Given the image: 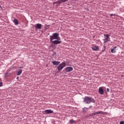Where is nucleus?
Wrapping results in <instances>:
<instances>
[{
	"label": "nucleus",
	"mask_w": 124,
	"mask_h": 124,
	"mask_svg": "<svg viewBox=\"0 0 124 124\" xmlns=\"http://www.w3.org/2000/svg\"><path fill=\"white\" fill-rule=\"evenodd\" d=\"M52 63H53L54 65H59V64L61 63V62L58 61H52Z\"/></svg>",
	"instance_id": "10"
},
{
	"label": "nucleus",
	"mask_w": 124,
	"mask_h": 124,
	"mask_svg": "<svg viewBox=\"0 0 124 124\" xmlns=\"http://www.w3.org/2000/svg\"><path fill=\"white\" fill-rule=\"evenodd\" d=\"M67 0H58L56 2H53V4H61V3H62V2H65V1H67Z\"/></svg>",
	"instance_id": "5"
},
{
	"label": "nucleus",
	"mask_w": 124,
	"mask_h": 124,
	"mask_svg": "<svg viewBox=\"0 0 124 124\" xmlns=\"http://www.w3.org/2000/svg\"><path fill=\"white\" fill-rule=\"evenodd\" d=\"M94 113H95V115H98L99 114H104V112L102 111H99L98 112H94Z\"/></svg>",
	"instance_id": "13"
},
{
	"label": "nucleus",
	"mask_w": 124,
	"mask_h": 124,
	"mask_svg": "<svg viewBox=\"0 0 124 124\" xmlns=\"http://www.w3.org/2000/svg\"><path fill=\"white\" fill-rule=\"evenodd\" d=\"M66 66V63L64 62H62V63H61L58 67V70L59 71H61V70L64 68Z\"/></svg>",
	"instance_id": "3"
},
{
	"label": "nucleus",
	"mask_w": 124,
	"mask_h": 124,
	"mask_svg": "<svg viewBox=\"0 0 124 124\" xmlns=\"http://www.w3.org/2000/svg\"><path fill=\"white\" fill-rule=\"evenodd\" d=\"M54 112V111L52 110V109H46L44 111L45 114H52Z\"/></svg>",
	"instance_id": "7"
},
{
	"label": "nucleus",
	"mask_w": 124,
	"mask_h": 124,
	"mask_svg": "<svg viewBox=\"0 0 124 124\" xmlns=\"http://www.w3.org/2000/svg\"><path fill=\"white\" fill-rule=\"evenodd\" d=\"M84 101L86 104H90L91 102H94V100L91 97L86 96L84 99Z\"/></svg>",
	"instance_id": "2"
},
{
	"label": "nucleus",
	"mask_w": 124,
	"mask_h": 124,
	"mask_svg": "<svg viewBox=\"0 0 124 124\" xmlns=\"http://www.w3.org/2000/svg\"><path fill=\"white\" fill-rule=\"evenodd\" d=\"M22 69H18V71L16 73L17 75H18V76L21 75V74H22Z\"/></svg>",
	"instance_id": "12"
},
{
	"label": "nucleus",
	"mask_w": 124,
	"mask_h": 124,
	"mask_svg": "<svg viewBox=\"0 0 124 124\" xmlns=\"http://www.w3.org/2000/svg\"><path fill=\"white\" fill-rule=\"evenodd\" d=\"M66 72H70L73 70V68L72 67H67L65 68Z\"/></svg>",
	"instance_id": "6"
},
{
	"label": "nucleus",
	"mask_w": 124,
	"mask_h": 124,
	"mask_svg": "<svg viewBox=\"0 0 124 124\" xmlns=\"http://www.w3.org/2000/svg\"><path fill=\"white\" fill-rule=\"evenodd\" d=\"M70 123L72 124H74V123H75V121L73 120H70Z\"/></svg>",
	"instance_id": "18"
},
{
	"label": "nucleus",
	"mask_w": 124,
	"mask_h": 124,
	"mask_svg": "<svg viewBox=\"0 0 124 124\" xmlns=\"http://www.w3.org/2000/svg\"><path fill=\"white\" fill-rule=\"evenodd\" d=\"M107 91L108 93H109V92H110V90L109 89V88H107Z\"/></svg>",
	"instance_id": "21"
},
{
	"label": "nucleus",
	"mask_w": 124,
	"mask_h": 124,
	"mask_svg": "<svg viewBox=\"0 0 124 124\" xmlns=\"http://www.w3.org/2000/svg\"><path fill=\"white\" fill-rule=\"evenodd\" d=\"M120 124H124V121H121L120 122Z\"/></svg>",
	"instance_id": "20"
},
{
	"label": "nucleus",
	"mask_w": 124,
	"mask_h": 124,
	"mask_svg": "<svg viewBox=\"0 0 124 124\" xmlns=\"http://www.w3.org/2000/svg\"><path fill=\"white\" fill-rule=\"evenodd\" d=\"M94 115H95V114L94 113H94H93L92 114H91L90 115V116H91V117H92V116H94Z\"/></svg>",
	"instance_id": "19"
},
{
	"label": "nucleus",
	"mask_w": 124,
	"mask_h": 124,
	"mask_svg": "<svg viewBox=\"0 0 124 124\" xmlns=\"http://www.w3.org/2000/svg\"><path fill=\"white\" fill-rule=\"evenodd\" d=\"M2 86V83L0 82V87H1Z\"/></svg>",
	"instance_id": "22"
},
{
	"label": "nucleus",
	"mask_w": 124,
	"mask_h": 124,
	"mask_svg": "<svg viewBox=\"0 0 124 124\" xmlns=\"http://www.w3.org/2000/svg\"><path fill=\"white\" fill-rule=\"evenodd\" d=\"M59 40H55L53 41L52 42L54 43V44H61L62 43V42L61 41H59Z\"/></svg>",
	"instance_id": "11"
},
{
	"label": "nucleus",
	"mask_w": 124,
	"mask_h": 124,
	"mask_svg": "<svg viewBox=\"0 0 124 124\" xmlns=\"http://www.w3.org/2000/svg\"><path fill=\"white\" fill-rule=\"evenodd\" d=\"M92 49L93 50V51H97L98 50V47L95 46H93L92 47Z\"/></svg>",
	"instance_id": "15"
},
{
	"label": "nucleus",
	"mask_w": 124,
	"mask_h": 124,
	"mask_svg": "<svg viewBox=\"0 0 124 124\" xmlns=\"http://www.w3.org/2000/svg\"><path fill=\"white\" fill-rule=\"evenodd\" d=\"M50 42H52V40L57 39V40H61V38L59 37V34L58 33H54L52 36H50Z\"/></svg>",
	"instance_id": "1"
},
{
	"label": "nucleus",
	"mask_w": 124,
	"mask_h": 124,
	"mask_svg": "<svg viewBox=\"0 0 124 124\" xmlns=\"http://www.w3.org/2000/svg\"><path fill=\"white\" fill-rule=\"evenodd\" d=\"M110 16L111 17H113V14H110Z\"/></svg>",
	"instance_id": "23"
},
{
	"label": "nucleus",
	"mask_w": 124,
	"mask_h": 124,
	"mask_svg": "<svg viewBox=\"0 0 124 124\" xmlns=\"http://www.w3.org/2000/svg\"><path fill=\"white\" fill-rule=\"evenodd\" d=\"M10 75V73H7L6 74L5 76V77L6 78H7V77H8V76H9Z\"/></svg>",
	"instance_id": "17"
},
{
	"label": "nucleus",
	"mask_w": 124,
	"mask_h": 124,
	"mask_svg": "<svg viewBox=\"0 0 124 124\" xmlns=\"http://www.w3.org/2000/svg\"><path fill=\"white\" fill-rule=\"evenodd\" d=\"M13 22L15 24V25H19V22L18 21V20H17V19H14Z\"/></svg>",
	"instance_id": "14"
},
{
	"label": "nucleus",
	"mask_w": 124,
	"mask_h": 124,
	"mask_svg": "<svg viewBox=\"0 0 124 124\" xmlns=\"http://www.w3.org/2000/svg\"><path fill=\"white\" fill-rule=\"evenodd\" d=\"M42 27V24L39 23L36 24L35 26V29H38V30H41Z\"/></svg>",
	"instance_id": "8"
},
{
	"label": "nucleus",
	"mask_w": 124,
	"mask_h": 124,
	"mask_svg": "<svg viewBox=\"0 0 124 124\" xmlns=\"http://www.w3.org/2000/svg\"><path fill=\"white\" fill-rule=\"evenodd\" d=\"M99 93H100V94H104V91L103 90V89L102 87H100L99 88Z\"/></svg>",
	"instance_id": "9"
},
{
	"label": "nucleus",
	"mask_w": 124,
	"mask_h": 124,
	"mask_svg": "<svg viewBox=\"0 0 124 124\" xmlns=\"http://www.w3.org/2000/svg\"><path fill=\"white\" fill-rule=\"evenodd\" d=\"M105 39L103 40L104 43H107L108 41H110V35L109 34H104Z\"/></svg>",
	"instance_id": "4"
},
{
	"label": "nucleus",
	"mask_w": 124,
	"mask_h": 124,
	"mask_svg": "<svg viewBox=\"0 0 124 124\" xmlns=\"http://www.w3.org/2000/svg\"><path fill=\"white\" fill-rule=\"evenodd\" d=\"M116 48H117V46L114 47L113 48H112L111 50V52L112 53H116Z\"/></svg>",
	"instance_id": "16"
}]
</instances>
